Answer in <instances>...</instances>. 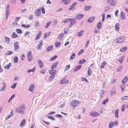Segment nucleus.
I'll list each match as a JSON object with an SVG mask.
<instances>
[{"instance_id": "f257e3e1", "label": "nucleus", "mask_w": 128, "mask_h": 128, "mask_svg": "<svg viewBox=\"0 0 128 128\" xmlns=\"http://www.w3.org/2000/svg\"><path fill=\"white\" fill-rule=\"evenodd\" d=\"M25 107L24 105H22L14 109L15 111L19 114L22 113L25 110Z\"/></svg>"}, {"instance_id": "f03ea898", "label": "nucleus", "mask_w": 128, "mask_h": 128, "mask_svg": "<svg viewBox=\"0 0 128 128\" xmlns=\"http://www.w3.org/2000/svg\"><path fill=\"white\" fill-rule=\"evenodd\" d=\"M80 104V103L79 100H72L70 102V104L72 107L74 108L78 106Z\"/></svg>"}, {"instance_id": "7ed1b4c3", "label": "nucleus", "mask_w": 128, "mask_h": 128, "mask_svg": "<svg viewBox=\"0 0 128 128\" xmlns=\"http://www.w3.org/2000/svg\"><path fill=\"white\" fill-rule=\"evenodd\" d=\"M124 40V36H120L117 38L116 40V42L118 44L120 43L123 42Z\"/></svg>"}, {"instance_id": "20e7f679", "label": "nucleus", "mask_w": 128, "mask_h": 128, "mask_svg": "<svg viewBox=\"0 0 128 128\" xmlns=\"http://www.w3.org/2000/svg\"><path fill=\"white\" fill-rule=\"evenodd\" d=\"M70 22L69 25V27L70 28H71L72 26L76 22V21L74 18H71Z\"/></svg>"}, {"instance_id": "39448f33", "label": "nucleus", "mask_w": 128, "mask_h": 128, "mask_svg": "<svg viewBox=\"0 0 128 128\" xmlns=\"http://www.w3.org/2000/svg\"><path fill=\"white\" fill-rule=\"evenodd\" d=\"M107 3L110 4L111 6H114L116 5V3L114 0H107Z\"/></svg>"}, {"instance_id": "423d86ee", "label": "nucleus", "mask_w": 128, "mask_h": 128, "mask_svg": "<svg viewBox=\"0 0 128 128\" xmlns=\"http://www.w3.org/2000/svg\"><path fill=\"white\" fill-rule=\"evenodd\" d=\"M41 8H40L36 10L34 12V14L36 16H38L41 14Z\"/></svg>"}, {"instance_id": "0eeeda50", "label": "nucleus", "mask_w": 128, "mask_h": 128, "mask_svg": "<svg viewBox=\"0 0 128 128\" xmlns=\"http://www.w3.org/2000/svg\"><path fill=\"white\" fill-rule=\"evenodd\" d=\"M14 50L16 51L18 50L19 48V46L18 45V42H14Z\"/></svg>"}, {"instance_id": "6e6552de", "label": "nucleus", "mask_w": 128, "mask_h": 128, "mask_svg": "<svg viewBox=\"0 0 128 128\" xmlns=\"http://www.w3.org/2000/svg\"><path fill=\"white\" fill-rule=\"evenodd\" d=\"M90 114L93 117H95L99 115L100 114L96 112H91Z\"/></svg>"}, {"instance_id": "1a4fd4ad", "label": "nucleus", "mask_w": 128, "mask_h": 128, "mask_svg": "<svg viewBox=\"0 0 128 128\" xmlns=\"http://www.w3.org/2000/svg\"><path fill=\"white\" fill-rule=\"evenodd\" d=\"M116 88L114 87L112 88V90L110 91V95L111 96H112L114 95L116 93Z\"/></svg>"}, {"instance_id": "9d476101", "label": "nucleus", "mask_w": 128, "mask_h": 128, "mask_svg": "<svg viewBox=\"0 0 128 128\" xmlns=\"http://www.w3.org/2000/svg\"><path fill=\"white\" fill-rule=\"evenodd\" d=\"M84 16L83 14H79L77 15L76 16V19L80 20Z\"/></svg>"}, {"instance_id": "9b49d317", "label": "nucleus", "mask_w": 128, "mask_h": 128, "mask_svg": "<svg viewBox=\"0 0 128 128\" xmlns=\"http://www.w3.org/2000/svg\"><path fill=\"white\" fill-rule=\"evenodd\" d=\"M49 73L51 75H54L55 74L56 72V70H54L53 69H52L49 71Z\"/></svg>"}, {"instance_id": "f8f14e48", "label": "nucleus", "mask_w": 128, "mask_h": 128, "mask_svg": "<svg viewBox=\"0 0 128 128\" xmlns=\"http://www.w3.org/2000/svg\"><path fill=\"white\" fill-rule=\"evenodd\" d=\"M77 2H75L73 3L71 6L69 8L68 10H70L74 8L77 4Z\"/></svg>"}, {"instance_id": "ddd939ff", "label": "nucleus", "mask_w": 128, "mask_h": 128, "mask_svg": "<svg viewBox=\"0 0 128 128\" xmlns=\"http://www.w3.org/2000/svg\"><path fill=\"white\" fill-rule=\"evenodd\" d=\"M38 63L40 68H42L44 66V64L40 60L38 61Z\"/></svg>"}, {"instance_id": "4468645a", "label": "nucleus", "mask_w": 128, "mask_h": 128, "mask_svg": "<svg viewBox=\"0 0 128 128\" xmlns=\"http://www.w3.org/2000/svg\"><path fill=\"white\" fill-rule=\"evenodd\" d=\"M92 8V6H86L84 8V10L85 11H87L89 10Z\"/></svg>"}, {"instance_id": "2eb2a0df", "label": "nucleus", "mask_w": 128, "mask_h": 128, "mask_svg": "<svg viewBox=\"0 0 128 128\" xmlns=\"http://www.w3.org/2000/svg\"><path fill=\"white\" fill-rule=\"evenodd\" d=\"M3 86L0 90V92H2L3 90H5L6 89V83L3 82Z\"/></svg>"}, {"instance_id": "dca6fc26", "label": "nucleus", "mask_w": 128, "mask_h": 128, "mask_svg": "<svg viewBox=\"0 0 128 128\" xmlns=\"http://www.w3.org/2000/svg\"><path fill=\"white\" fill-rule=\"evenodd\" d=\"M124 57V56H122L120 57L118 60V61L120 62V63H122L123 62V59Z\"/></svg>"}, {"instance_id": "f3484780", "label": "nucleus", "mask_w": 128, "mask_h": 128, "mask_svg": "<svg viewBox=\"0 0 128 128\" xmlns=\"http://www.w3.org/2000/svg\"><path fill=\"white\" fill-rule=\"evenodd\" d=\"M18 36V35L15 32H13L11 36V38H15Z\"/></svg>"}, {"instance_id": "a211bd4d", "label": "nucleus", "mask_w": 128, "mask_h": 128, "mask_svg": "<svg viewBox=\"0 0 128 128\" xmlns=\"http://www.w3.org/2000/svg\"><path fill=\"white\" fill-rule=\"evenodd\" d=\"M58 62H56L54 63L52 66V69H53L55 68L56 67L57 65L58 64Z\"/></svg>"}, {"instance_id": "6ab92c4d", "label": "nucleus", "mask_w": 128, "mask_h": 128, "mask_svg": "<svg viewBox=\"0 0 128 128\" xmlns=\"http://www.w3.org/2000/svg\"><path fill=\"white\" fill-rule=\"evenodd\" d=\"M84 31V30H82L78 32L77 34V36L78 37L81 36L83 34Z\"/></svg>"}, {"instance_id": "aec40b11", "label": "nucleus", "mask_w": 128, "mask_h": 128, "mask_svg": "<svg viewBox=\"0 0 128 128\" xmlns=\"http://www.w3.org/2000/svg\"><path fill=\"white\" fill-rule=\"evenodd\" d=\"M71 1V0H62V2H64V4L66 5L70 3Z\"/></svg>"}, {"instance_id": "412c9836", "label": "nucleus", "mask_w": 128, "mask_h": 128, "mask_svg": "<svg viewBox=\"0 0 128 128\" xmlns=\"http://www.w3.org/2000/svg\"><path fill=\"white\" fill-rule=\"evenodd\" d=\"M94 19L95 17L94 16L90 17L88 20V21L89 22H92L94 20Z\"/></svg>"}, {"instance_id": "4be33fe9", "label": "nucleus", "mask_w": 128, "mask_h": 128, "mask_svg": "<svg viewBox=\"0 0 128 128\" xmlns=\"http://www.w3.org/2000/svg\"><path fill=\"white\" fill-rule=\"evenodd\" d=\"M42 40H40V41L39 43L37 45L36 48L38 49H40V48L42 46Z\"/></svg>"}, {"instance_id": "5701e85b", "label": "nucleus", "mask_w": 128, "mask_h": 128, "mask_svg": "<svg viewBox=\"0 0 128 128\" xmlns=\"http://www.w3.org/2000/svg\"><path fill=\"white\" fill-rule=\"evenodd\" d=\"M64 36V34L63 33H61L58 35V38L59 39L61 40L62 39Z\"/></svg>"}, {"instance_id": "b1692460", "label": "nucleus", "mask_w": 128, "mask_h": 128, "mask_svg": "<svg viewBox=\"0 0 128 128\" xmlns=\"http://www.w3.org/2000/svg\"><path fill=\"white\" fill-rule=\"evenodd\" d=\"M53 47L52 46H51L48 47L46 48V50L47 52L51 51Z\"/></svg>"}, {"instance_id": "393cba45", "label": "nucleus", "mask_w": 128, "mask_h": 128, "mask_svg": "<svg viewBox=\"0 0 128 128\" xmlns=\"http://www.w3.org/2000/svg\"><path fill=\"white\" fill-rule=\"evenodd\" d=\"M13 54V52L11 50H9L7 51L5 53V55L8 56L12 54Z\"/></svg>"}, {"instance_id": "a878e982", "label": "nucleus", "mask_w": 128, "mask_h": 128, "mask_svg": "<svg viewBox=\"0 0 128 128\" xmlns=\"http://www.w3.org/2000/svg\"><path fill=\"white\" fill-rule=\"evenodd\" d=\"M68 82V81L66 79L62 80L60 82V83L62 84H67Z\"/></svg>"}, {"instance_id": "bb28decb", "label": "nucleus", "mask_w": 128, "mask_h": 128, "mask_svg": "<svg viewBox=\"0 0 128 128\" xmlns=\"http://www.w3.org/2000/svg\"><path fill=\"white\" fill-rule=\"evenodd\" d=\"M128 79L127 76H125L124 78L122 80V82L124 84L126 82L128 81Z\"/></svg>"}, {"instance_id": "cd10ccee", "label": "nucleus", "mask_w": 128, "mask_h": 128, "mask_svg": "<svg viewBox=\"0 0 128 128\" xmlns=\"http://www.w3.org/2000/svg\"><path fill=\"white\" fill-rule=\"evenodd\" d=\"M120 18L122 20L124 19L125 18V15L122 12H120Z\"/></svg>"}, {"instance_id": "c85d7f7f", "label": "nucleus", "mask_w": 128, "mask_h": 128, "mask_svg": "<svg viewBox=\"0 0 128 128\" xmlns=\"http://www.w3.org/2000/svg\"><path fill=\"white\" fill-rule=\"evenodd\" d=\"M82 66L81 65H79L78 66H77V67L74 69V72H76L77 70H79L81 68Z\"/></svg>"}, {"instance_id": "c756f323", "label": "nucleus", "mask_w": 128, "mask_h": 128, "mask_svg": "<svg viewBox=\"0 0 128 128\" xmlns=\"http://www.w3.org/2000/svg\"><path fill=\"white\" fill-rule=\"evenodd\" d=\"M11 66V63L10 62L9 64L7 65H6L4 67V68L5 69H8L10 68V67Z\"/></svg>"}, {"instance_id": "7c9ffc66", "label": "nucleus", "mask_w": 128, "mask_h": 128, "mask_svg": "<svg viewBox=\"0 0 128 128\" xmlns=\"http://www.w3.org/2000/svg\"><path fill=\"white\" fill-rule=\"evenodd\" d=\"M119 24L118 23H116L115 26V30L116 31H118L119 29Z\"/></svg>"}, {"instance_id": "2f4dec72", "label": "nucleus", "mask_w": 128, "mask_h": 128, "mask_svg": "<svg viewBox=\"0 0 128 128\" xmlns=\"http://www.w3.org/2000/svg\"><path fill=\"white\" fill-rule=\"evenodd\" d=\"M34 86L33 84H32L30 86L29 88V91H30L31 92L33 91L34 88Z\"/></svg>"}, {"instance_id": "473e14b6", "label": "nucleus", "mask_w": 128, "mask_h": 128, "mask_svg": "<svg viewBox=\"0 0 128 128\" xmlns=\"http://www.w3.org/2000/svg\"><path fill=\"white\" fill-rule=\"evenodd\" d=\"M25 123V119H23L21 123H20V126L22 127L23 126Z\"/></svg>"}, {"instance_id": "72a5a7b5", "label": "nucleus", "mask_w": 128, "mask_h": 128, "mask_svg": "<svg viewBox=\"0 0 128 128\" xmlns=\"http://www.w3.org/2000/svg\"><path fill=\"white\" fill-rule=\"evenodd\" d=\"M118 109H117L115 110V116L116 117L118 118Z\"/></svg>"}, {"instance_id": "f704fd0d", "label": "nucleus", "mask_w": 128, "mask_h": 128, "mask_svg": "<svg viewBox=\"0 0 128 128\" xmlns=\"http://www.w3.org/2000/svg\"><path fill=\"white\" fill-rule=\"evenodd\" d=\"M35 67H34L32 69H29L27 70V72L28 73H30L31 72H34L35 70Z\"/></svg>"}, {"instance_id": "c9c22d12", "label": "nucleus", "mask_w": 128, "mask_h": 128, "mask_svg": "<svg viewBox=\"0 0 128 128\" xmlns=\"http://www.w3.org/2000/svg\"><path fill=\"white\" fill-rule=\"evenodd\" d=\"M21 26L23 28H27L30 27V26L29 24L26 25L24 24H22Z\"/></svg>"}, {"instance_id": "e433bc0d", "label": "nucleus", "mask_w": 128, "mask_h": 128, "mask_svg": "<svg viewBox=\"0 0 128 128\" xmlns=\"http://www.w3.org/2000/svg\"><path fill=\"white\" fill-rule=\"evenodd\" d=\"M111 7L109 6H107L104 10V11L105 12H106L111 9Z\"/></svg>"}, {"instance_id": "4c0bfd02", "label": "nucleus", "mask_w": 128, "mask_h": 128, "mask_svg": "<svg viewBox=\"0 0 128 128\" xmlns=\"http://www.w3.org/2000/svg\"><path fill=\"white\" fill-rule=\"evenodd\" d=\"M41 32L40 31L36 35V37L35 38V40H36L39 39L40 37V36L41 35L40 33Z\"/></svg>"}, {"instance_id": "58836bf2", "label": "nucleus", "mask_w": 128, "mask_h": 128, "mask_svg": "<svg viewBox=\"0 0 128 128\" xmlns=\"http://www.w3.org/2000/svg\"><path fill=\"white\" fill-rule=\"evenodd\" d=\"M127 49V48L126 46H124L122 48L120 49V51L121 52H124Z\"/></svg>"}, {"instance_id": "ea45409f", "label": "nucleus", "mask_w": 128, "mask_h": 128, "mask_svg": "<svg viewBox=\"0 0 128 128\" xmlns=\"http://www.w3.org/2000/svg\"><path fill=\"white\" fill-rule=\"evenodd\" d=\"M4 38L5 41L6 42L8 43H9L10 42V38L6 36L4 37Z\"/></svg>"}, {"instance_id": "a19ab883", "label": "nucleus", "mask_w": 128, "mask_h": 128, "mask_svg": "<svg viewBox=\"0 0 128 128\" xmlns=\"http://www.w3.org/2000/svg\"><path fill=\"white\" fill-rule=\"evenodd\" d=\"M86 62V60L84 59L79 61L78 62V63L79 64H83Z\"/></svg>"}, {"instance_id": "79ce46f5", "label": "nucleus", "mask_w": 128, "mask_h": 128, "mask_svg": "<svg viewBox=\"0 0 128 128\" xmlns=\"http://www.w3.org/2000/svg\"><path fill=\"white\" fill-rule=\"evenodd\" d=\"M71 19V18H69L68 19H67L66 20L63 21L62 22H64L65 23H68L70 21V20Z\"/></svg>"}, {"instance_id": "37998d69", "label": "nucleus", "mask_w": 128, "mask_h": 128, "mask_svg": "<svg viewBox=\"0 0 128 128\" xmlns=\"http://www.w3.org/2000/svg\"><path fill=\"white\" fill-rule=\"evenodd\" d=\"M52 22L51 21L49 22H47L46 25V26H45V28H48L49 26L50 25V24H51Z\"/></svg>"}, {"instance_id": "c03bdc74", "label": "nucleus", "mask_w": 128, "mask_h": 128, "mask_svg": "<svg viewBox=\"0 0 128 128\" xmlns=\"http://www.w3.org/2000/svg\"><path fill=\"white\" fill-rule=\"evenodd\" d=\"M101 22H99L97 26V28H98V30H99L100 29L101 27Z\"/></svg>"}, {"instance_id": "a18cd8bd", "label": "nucleus", "mask_w": 128, "mask_h": 128, "mask_svg": "<svg viewBox=\"0 0 128 128\" xmlns=\"http://www.w3.org/2000/svg\"><path fill=\"white\" fill-rule=\"evenodd\" d=\"M122 101L128 100V96H124L122 98Z\"/></svg>"}, {"instance_id": "49530a36", "label": "nucleus", "mask_w": 128, "mask_h": 128, "mask_svg": "<svg viewBox=\"0 0 128 128\" xmlns=\"http://www.w3.org/2000/svg\"><path fill=\"white\" fill-rule=\"evenodd\" d=\"M16 32L18 34H21L22 32V30L20 29H16Z\"/></svg>"}, {"instance_id": "de8ad7c7", "label": "nucleus", "mask_w": 128, "mask_h": 128, "mask_svg": "<svg viewBox=\"0 0 128 128\" xmlns=\"http://www.w3.org/2000/svg\"><path fill=\"white\" fill-rule=\"evenodd\" d=\"M106 64V62L105 61H104L102 63V64L101 66V68H103L104 66Z\"/></svg>"}, {"instance_id": "09e8293b", "label": "nucleus", "mask_w": 128, "mask_h": 128, "mask_svg": "<svg viewBox=\"0 0 128 128\" xmlns=\"http://www.w3.org/2000/svg\"><path fill=\"white\" fill-rule=\"evenodd\" d=\"M57 57L56 55H55L54 56L52 57L50 59V61H53L55 60Z\"/></svg>"}, {"instance_id": "8fccbe9b", "label": "nucleus", "mask_w": 128, "mask_h": 128, "mask_svg": "<svg viewBox=\"0 0 128 128\" xmlns=\"http://www.w3.org/2000/svg\"><path fill=\"white\" fill-rule=\"evenodd\" d=\"M57 20H56L53 21L52 23V25L54 26H56L57 24Z\"/></svg>"}, {"instance_id": "3c124183", "label": "nucleus", "mask_w": 128, "mask_h": 128, "mask_svg": "<svg viewBox=\"0 0 128 128\" xmlns=\"http://www.w3.org/2000/svg\"><path fill=\"white\" fill-rule=\"evenodd\" d=\"M14 62L17 63L18 61V58L17 56H15L14 58Z\"/></svg>"}, {"instance_id": "603ef678", "label": "nucleus", "mask_w": 128, "mask_h": 128, "mask_svg": "<svg viewBox=\"0 0 128 128\" xmlns=\"http://www.w3.org/2000/svg\"><path fill=\"white\" fill-rule=\"evenodd\" d=\"M28 60L29 61H31L32 59V55L28 56Z\"/></svg>"}, {"instance_id": "864d4df0", "label": "nucleus", "mask_w": 128, "mask_h": 128, "mask_svg": "<svg viewBox=\"0 0 128 128\" xmlns=\"http://www.w3.org/2000/svg\"><path fill=\"white\" fill-rule=\"evenodd\" d=\"M122 111V112L124 111L125 108V104H123L121 106Z\"/></svg>"}, {"instance_id": "5fc2aeb1", "label": "nucleus", "mask_w": 128, "mask_h": 128, "mask_svg": "<svg viewBox=\"0 0 128 128\" xmlns=\"http://www.w3.org/2000/svg\"><path fill=\"white\" fill-rule=\"evenodd\" d=\"M61 44L60 42H56L55 43V46L56 48L58 47Z\"/></svg>"}, {"instance_id": "6e6d98bb", "label": "nucleus", "mask_w": 128, "mask_h": 128, "mask_svg": "<svg viewBox=\"0 0 128 128\" xmlns=\"http://www.w3.org/2000/svg\"><path fill=\"white\" fill-rule=\"evenodd\" d=\"M102 22H103L104 21V20L105 18V14L104 13H103L102 14Z\"/></svg>"}, {"instance_id": "4d7b16f0", "label": "nucleus", "mask_w": 128, "mask_h": 128, "mask_svg": "<svg viewBox=\"0 0 128 128\" xmlns=\"http://www.w3.org/2000/svg\"><path fill=\"white\" fill-rule=\"evenodd\" d=\"M113 125V122H111L109 124V127L110 128H112Z\"/></svg>"}, {"instance_id": "13d9d810", "label": "nucleus", "mask_w": 128, "mask_h": 128, "mask_svg": "<svg viewBox=\"0 0 128 128\" xmlns=\"http://www.w3.org/2000/svg\"><path fill=\"white\" fill-rule=\"evenodd\" d=\"M35 24L36 26H37V27L39 26H40V24L39 22L38 21H36V22Z\"/></svg>"}, {"instance_id": "bf43d9fd", "label": "nucleus", "mask_w": 128, "mask_h": 128, "mask_svg": "<svg viewBox=\"0 0 128 128\" xmlns=\"http://www.w3.org/2000/svg\"><path fill=\"white\" fill-rule=\"evenodd\" d=\"M15 96V94H14L12 96L10 97V98L8 100V102H9L10 101V100L12 99Z\"/></svg>"}, {"instance_id": "052dcab7", "label": "nucleus", "mask_w": 128, "mask_h": 128, "mask_svg": "<svg viewBox=\"0 0 128 128\" xmlns=\"http://www.w3.org/2000/svg\"><path fill=\"white\" fill-rule=\"evenodd\" d=\"M69 29L68 28H66L64 29V34H66L68 32Z\"/></svg>"}, {"instance_id": "680f3d73", "label": "nucleus", "mask_w": 128, "mask_h": 128, "mask_svg": "<svg viewBox=\"0 0 128 128\" xmlns=\"http://www.w3.org/2000/svg\"><path fill=\"white\" fill-rule=\"evenodd\" d=\"M120 86L121 88L122 91L123 92L124 91V84H121L120 85Z\"/></svg>"}, {"instance_id": "e2e57ef3", "label": "nucleus", "mask_w": 128, "mask_h": 128, "mask_svg": "<svg viewBox=\"0 0 128 128\" xmlns=\"http://www.w3.org/2000/svg\"><path fill=\"white\" fill-rule=\"evenodd\" d=\"M81 80L83 81H85L86 82H88L87 80L85 78L83 77H82Z\"/></svg>"}, {"instance_id": "0e129e2a", "label": "nucleus", "mask_w": 128, "mask_h": 128, "mask_svg": "<svg viewBox=\"0 0 128 128\" xmlns=\"http://www.w3.org/2000/svg\"><path fill=\"white\" fill-rule=\"evenodd\" d=\"M17 84L16 83H15L13 84L11 86V88L14 89L16 87Z\"/></svg>"}, {"instance_id": "69168bd1", "label": "nucleus", "mask_w": 128, "mask_h": 128, "mask_svg": "<svg viewBox=\"0 0 128 128\" xmlns=\"http://www.w3.org/2000/svg\"><path fill=\"white\" fill-rule=\"evenodd\" d=\"M47 117L48 118L52 120H55V118L52 116H47Z\"/></svg>"}, {"instance_id": "338daca9", "label": "nucleus", "mask_w": 128, "mask_h": 128, "mask_svg": "<svg viewBox=\"0 0 128 128\" xmlns=\"http://www.w3.org/2000/svg\"><path fill=\"white\" fill-rule=\"evenodd\" d=\"M75 54L74 53H73L71 56L70 57V59H73L75 57Z\"/></svg>"}, {"instance_id": "774afa93", "label": "nucleus", "mask_w": 128, "mask_h": 128, "mask_svg": "<svg viewBox=\"0 0 128 128\" xmlns=\"http://www.w3.org/2000/svg\"><path fill=\"white\" fill-rule=\"evenodd\" d=\"M122 66H121L120 67L118 68L117 70V72H119L121 71L122 70Z\"/></svg>"}]
</instances>
